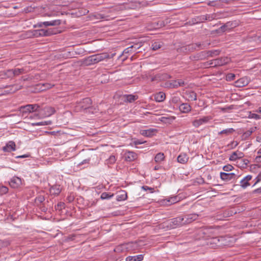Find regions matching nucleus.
I'll return each mask as SVG.
<instances>
[{
    "instance_id": "3",
    "label": "nucleus",
    "mask_w": 261,
    "mask_h": 261,
    "mask_svg": "<svg viewBox=\"0 0 261 261\" xmlns=\"http://www.w3.org/2000/svg\"><path fill=\"white\" fill-rule=\"evenodd\" d=\"M58 32V30L55 28H50L48 29H42L35 30L34 32V35L37 37L40 36H49L53 35L56 34Z\"/></svg>"
},
{
    "instance_id": "2",
    "label": "nucleus",
    "mask_w": 261,
    "mask_h": 261,
    "mask_svg": "<svg viewBox=\"0 0 261 261\" xmlns=\"http://www.w3.org/2000/svg\"><path fill=\"white\" fill-rule=\"evenodd\" d=\"M39 109V105L38 104L27 105L25 106H21L19 111L22 114V116H24L27 114L32 113L33 112H38Z\"/></svg>"
},
{
    "instance_id": "34",
    "label": "nucleus",
    "mask_w": 261,
    "mask_h": 261,
    "mask_svg": "<svg viewBox=\"0 0 261 261\" xmlns=\"http://www.w3.org/2000/svg\"><path fill=\"white\" fill-rule=\"evenodd\" d=\"M163 43L162 42L155 41L152 44L151 47L153 50H156L163 46Z\"/></svg>"
},
{
    "instance_id": "1",
    "label": "nucleus",
    "mask_w": 261,
    "mask_h": 261,
    "mask_svg": "<svg viewBox=\"0 0 261 261\" xmlns=\"http://www.w3.org/2000/svg\"><path fill=\"white\" fill-rule=\"evenodd\" d=\"M92 103V100L90 98H83L82 100L76 103L74 110L76 112H81L90 109Z\"/></svg>"
},
{
    "instance_id": "26",
    "label": "nucleus",
    "mask_w": 261,
    "mask_h": 261,
    "mask_svg": "<svg viewBox=\"0 0 261 261\" xmlns=\"http://www.w3.org/2000/svg\"><path fill=\"white\" fill-rule=\"evenodd\" d=\"M165 97V94L162 92H160L154 95V99L157 102L163 101Z\"/></svg>"
},
{
    "instance_id": "12",
    "label": "nucleus",
    "mask_w": 261,
    "mask_h": 261,
    "mask_svg": "<svg viewBox=\"0 0 261 261\" xmlns=\"http://www.w3.org/2000/svg\"><path fill=\"white\" fill-rule=\"evenodd\" d=\"M115 53H113L111 55H109L107 53H103L101 54H95V56L96 57L97 60L96 61H97V62L98 63L107 59L113 58L115 56Z\"/></svg>"
},
{
    "instance_id": "47",
    "label": "nucleus",
    "mask_w": 261,
    "mask_h": 261,
    "mask_svg": "<svg viewBox=\"0 0 261 261\" xmlns=\"http://www.w3.org/2000/svg\"><path fill=\"white\" fill-rule=\"evenodd\" d=\"M241 186L243 189H245L246 187L250 185V184L246 181L244 180L243 179L240 181Z\"/></svg>"
},
{
    "instance_id": "5",
    "label": "nucleus",
    "mask_w": 261,
    "mask_h": 261,
    "mask_svg": "<svg viewBox=\"0 0 261 261\" xmlns=\"http://www.w3.org/2000/svg\"><path fill=\"white\" fill-rule=\"evenodd\" d=\"M182 219L181 216L171 219L168 222L167 226L171 229L181 226L184 225V223H182Z\"/></svg>"
},
{
    "instance_id": "56",
    "label": "nucleus",
    "mask_w": 261,
    "mask_h": 261,
    "mask_svg": "<svg viewBox=\"0 0 261 261\" xmlns=\"http://www.w3.org/2000/svg\"><path fill=\"white\" fill-rule=\"evenodd\" d=\"M134 256L136 259V261H141L143 259V255L142 254H139Z\"/></svg>"
},
{
    "instance_id": "23",
    "label": "nucleus",
    "mask_w": 261,
    "mask_h": 261,
    "mask_svg": "<svg viewBox=\"0 0 261 261\" xmlns=\"http://www.w3.org/2000/svg\"><path fill=\"white\" fill-rule=\"evenodd\" d=\"M155 129H149L147 130H141L140 134L145 137H151L154 135V132H156Z\"/></svg>"
},
{
    "instance_id": "19",
    "label": "nucleus",
    "mask_w": 261,
    "mask_h": 261,
    "mask_svg": "<svg viewBox=\"0 0 261 261\" xmlns=\"http://www.w3.org/2000/svg\"><path fill=\"white\" fill-rule=\"evenodd\" d=\"M235 84L237 87H243L249 84V81L246 77H244L237 80Z\"/></svg>"
},
{
    "instance_id": "32",
    "label": "nucleus",
    "mask_w": 261,
    "mask_h": 261,
    "mask_svg": "<svg viewBox=\"0 0 261 261\" xmlns=\"http://www.w3.org/2000/svg\"><path fill=\"white\" fill-rule=\"evenodd\" d=\"M220 239H222L223 238L222 237L213 238L212 239H211V240L210 241L209 243L211 244H214L217 246H220V245H221V244H220L219 243L220 242Z\"/></svg>"
},
{
    "instance_id": "14",
    "label": "nucleus",
    "mask_w": 261,
    "mask_h": 261,
    "mask_svg": "<svg viewBox=\"0 0 261 261\" xmlns=\"http://www.w3.org/2000/svg\"><path fill=\"white\" fill-rule=\"evenodd\" d=\"M190 59L192 61H199L206 59L205 51H202L196 54L190 56Z\"/></svg>"
},
{
    "instance_id": "44",
    "label": "nucleus",
    "mask_w": 261,
    "mask_h": 261,
    "mask_svg": "<svg viewBox=\"0 0 261 261\" xmlns=\"http://www.w3.org/2000/svg\"><path fill=\"white\" fill-rule=\"evenodd\" d=\"M236 75L232 73H228L226 75V80L227 81H231L234 80Z\"/></svg>"
},
{
    "instance_id": "37",
    "label": "nucleus",
    "mask_w": 261,
    "mask_h": 261,
    "mask_svg": "<svg viewBox=\"0 0 261 261\" xmlns=\"http://www.w3.org/2000/svg\"><path fill=\"white\" fill-rule=\"evenodd\" d=\"M234 132V129L232 128H227L224 129L218 133L219 135L225 134V135H228L231 134Z\"/></svg>"
},
{
    "instance_id": "43",
    "label": "nucleus",
    "mask_w": 261,
    "mask_h": 261,
    "mask_svg": "<svg viewBox=\"0 0 261 261\" xmlns=\"http://www.w3.org/2000/svg\"><path fill=\"white\" fill-rule=\"evenodd\" d=\"M127 249H131L133 250L136 249L137 248V243L136 242H132L127 244Z\"/></svg>"
},
{
    "instance_id": "58",
    "label": "nucleus",
    "mask_w": 261,
    "mask_h": 261,
    "mask_svg": "<svg viewBox=\"0 0 261 261\" xmlns=\"http://www.w3.org/2000/svg\"><path fill=\"white\" fill-rule=\"evenodd\" d=\"M177 81H178L177 85H178V87H181V86H184L186 85L184 81H182V80H177Z\"/></svg>"
},
{
    "instance_id": "17",
    "label": "nucleus",
    "mask_w": 261,
    "mask_h": 261,
    "mask_svg": "<svg viewBox=\"0 0 261 261\" xmlns=\"http://www.w3.org/2000/svg\"><path fill=\"white\" fill-rule=\"evenodd\" d=\"M16 149V144L14 141H10L3 147V150L4 152H11L15 151Z\"/></svg>"
},
{
    "instance_id": "61",
    "label": "nucleus",
    "mask_w": 261,
    "mask_h": 261,
    "mask_svg": "<svg viewBox=\"0 0 261 261\" xmlns=\"http://www.w3.org/2000/svg\"><path fill=\"white\" fill-rule=\"evenodd\" d=\"M146 141H141V140H137L136 141H135L134 142V143L135 145H139V144H143L144 143H145Z\"/></svg>"
},
{
    "instance_id": "16",
    "label": "nucleus",
    "mask_w": 261,
    "mask_h": 261,
    "mask_svg": "<svg viewBox=\"0 0 261 261\" xmlns=\"http://www.w3.org/2000/svg\"><path fill=\"white\" fill-rule=\"evenodd\" d=\"M9 185L13 188H18L21 185V179L18 177L14 176L11 179Z\"/></svg>"
},
{
    "instance_id": "60",
    "label": "nucleus",
    "mask_w": 261,
    "mask_h": 261,
    "mask_svg": "<svg viewBox=\"0 0 261 261\" xmlns=\"http://www.w3.org/2000/svg\"><path fill=\"white\" fill-rule=\"evenodd\" d=\"M214 61H215L214 60H212L210 61L209 62H207L205 64L207 65L211 66V67H215L214 66Z\"/></svg>"
},
{
    "instance_id": "29",
    "label": "nucleus",
    "mask_w": 261,
    "mask_h": 261,
    "mask_svg": "<svg viewBox=\"0 0 261 261\" xmlns=\"http://www.w3.org/2000/svg\"><path fill=\"white\" fill-rule=\"evenodd\" d=\"M2 75L4 79H12L14 77L12 69L4 71Z\"/></svg>"
},
{
    "instance_id": "39",
    "label": "nucleus",
    "mask_w": 261,
    "mask_h": 261,
    "mask_svg": "<svg viewBox=\"0 0 261 261\" xmlns=\"http://www.w3.org/2000/svg\"><path fill=\"white\" fill-rule=\"evenodd\" d=\"M195 45H196V47L197 49H204L207 48V46L210 45V43L205 44L204 43H201L199 42L194 43Z\"/></svg>"
},
{
    "instance_id": "27",
    "label": "nucleus",
    "mask_w": 261,
    "mask_h": 261,
    "mask_svg": "<svg viewBox=\"0 0 261 261\" xmlns=\"http://www.w3.org/2000/svg\"><path fill=\"white\" fill-rule=\"evenodd\" d=\"M243 156V153L239 152L238 153L237 152H233L229 157V160L232 161H236L238 159H240Z\"/></svg>"
},
{
    "instance_id": "40",
    "label": "nucleus",
    "mask_w": 261,
    "mask_h": 261,
    "mask_svg": "<svg viewBox=\"0 0 261 261\" xmlns=\"http://www.w3.org/2000/svg\"><path fill=\"white\" fill-rule=\"evenodd\" d=\"M114 196L113 194L111 193L103 192L101 194L100 198L102 199H108L111 198Z\"/></svg>"
},
{
    "instance_id": "20",
    "label": "nucleus",
    "mask_w": 261,
    "mask_h": 261,
    "mask_svg": "<svg viewBox=\"0 0 261 261\" xmlns=\"http://www.w3.org/2000/svg\"><path fill=\"white\" fill-rule=\"evenodd\" d=\"M96 57L95 56V55L90 56L85 59L84 61V63L86 65H90L92 64H94L97 63V61H96Z\"/></svg>"
},
{
    "instance_id": "15",
    "label": "nucleus",
    "mask_w": 261,
    "mask_h": 261,
    "mask_svg": "<svg viewBox=\"0 0 261 261\" xmlns=\"http://www.w3.org/2000/svg\"><path fill=\"white\" fill-rule=\"evenodd\" d=\"M61 21L60 19H57L52 20L50 21H44V22H39L37 24V25L39 27H42L43 25H45V27L47 26H56L59 25L61 24Z\"/></svg>"
},
{
    "instance_id": "46",
    "label": "nucleus",
    "mask_w": 261,
    "mask_h": 261,
    "mask_svg": "<svg viewBox=\"0 0 261 261\" xmlns=\"http://www.w3.org/2000/svg\"><path fill=\"white\" fill-rule=\"evenodd\" d=\"M116 162V158L114 155H111L107 160L108 164H113Z\"/></svg>"
},
{
    "instance_id": "21",
    "label": "nucleus",
    "mask_w": 261,
    "mask_h": 261,
    "mask_svg": "<svg viewBox=\"0 0 261 261\" xmlns=\"http://www.w3.org/2000/svg\"><path fill=\"white\" fill-rule=\"evenodd\" d=\"M180 111L182 113H187L191 111V107L187 103H183L179 106Z\"/></svg>"
},
{
    "instance_id": "38",
    "label": "nucleus",
    "mask_w": 261,
    "mask_h": 261,
    "mask_svg": "<svg viewBox=\"0 0 261 261\" xmlns=\"http://www.w3.org/2000/svg\"><path fill=\"white\" fill-rule=\"evenodd\" d=\"M51 123V121H44L36 123H32V126H42V125H47Z\"/></svg>"
},
{
    "instance_id": "4",
    "label": "nucleus",
    "mask_w": 261,
    "mask_h": 261,
    "mask_svg": "<svg viewBox=\"0 0 261 261\" xmlns=\"http://www.w3.org/2000/svg\"><path fill=\"white\" fill-rule=\"evenodd\" d=\"M56 111L54 108L50 106H45L44 108H41L39 106L38 110L39 114L41 118L49 117L54 114Z\"/></svg>"
},
{
    "instance_id": "55",
    "label": "nucleus",
    "mask_w": 261,
    "mask_h": 261,
    "mask_svg": "<svg viewBox=\"0 0 261 261\" xmlns=\"http://www.w3.org/2000/svg\"><path fill=\"white\" fill-rule=\"evenodd\" d=\"M227 30H228V29H226V26L225 24H224V25H223L221 27H220L219 28V29L217 30V31H221L222 32H224L225 31H227Z\"/></svg>"
},
{
    "instance_id": "25",
    "label": "nucleus",
    "mask_w": 261,
    "mask_h": 261,
    "mask_svg": "<svg viewBox=\"0 0 261 261\" xmlns=\"http://www.w3.org/2000/svg\"><path fill=\"white\" fill-rule=\"evenodd\" d=\"M61 191L60 185H54L50 188V192L55 195H59Z\"/></svg>"
},
{
    "instance_id": "6",
    "label": "nucleus",
    "mask_w": 261,
    "mask_h": 261,
    "mask_svg": "<svg viewBox=\"0 0 261 261\" xmlns=\"http://www.w3.org/2000/svg\"><path fill=\"white\" fill-rule=\"evenodd\" d=\"M20 89H21V87H18L17 85L6 86L4 88H0V96L8 93H14Z\"/></svg>"
},
{
    "instance_id": "48",
    "label": "nucleus",
    "mask_w": 261,
    "mask_h": 261,
    "mask_svg": "<svg viewBox=\"0 0 261 261\" xmlns=\"http://www.w3.org/2000/svg\"><path fill=\"white\" fill-rule=\"evenodd\" d=\"M233 169V167L231 165H227L223 167V169L226 172L231 171Z\"/></svg>"
},
{
    "instance_id": "13",
    "label": "nucleus",
    "mask_w": 261,
    "mask_h": 261,
    "mask_svg": "<svg viewBox=\"0 0 261 261\" xmlns=\"http://www.w3.org/2000/svg\"><path fill=\"white\" fill-rule=\"evenodd\" d=\"M211 119V117L210 116H204L199 119H196L192 122V124L196 127H199L200 125L203 123L207 122Z\"/></svg>"
},
{
    "instance_id": "11",
    "label": "nucleus",
    "mask_w": 261,
    "mask_h": 261,
    "mask_svg": "<svg viewBox=\"0 0 261 261\" xmlns=\"http://www.w3.org/2000/svg\"><path fill=\"white\" fill-rule=\"evenodd\" d=\"M142 46V42H138L134 43L133 45L130 46L125 48L123 51V54H128L129 53H132L136 51L138 49H139Z\"/></svg>"
},
{
    "instance_id": "33",
    "label": "nucleus",
    "mask_w": 261,
    "mask_h": 261,
    "mask_svg": "<svg viewBox=\"0 0 261 261\" xmlns=\"http://www.w3.org/2000/svg\"><path fill=\"white\" fill-rule=\"evenodd\" d=\"M124 97H125L124 101L129 102H132L134 101L135 100H136L137 98V97L136 96H135L134 95H132V94L125 95Z\"/></svg>"
},
{
    "instance_id": "35",
    "label": "nucleus",
    "mask_w": 261,
    "mask_h": 261,
    "mask_svg": "<svg viewBox=\"0 0 261 261\" xmlns=\"http://www.w3.org/2000/svg\"><path fill=\"white\" fill-rule=\"evenodd\" d=\"M187 95L189 100L194 101L197 99L196 93L194 91H191L187 93Z\"/></svg>"
},
{
    "instance_id": "50",
    "label": "nucleus",
    "mask_w": 261,
    "mask_h": 261,
    "mask_svg": "<svg viewBox=\"0 0 261 261\" xmlns=\"http://www.w3.org/2000/svg\"><path fill=\"white\" fill-rule=\"evenodd\" d=\"M44 200H45L44 197L42 195H40V196H38L37 197H36V202L37 203L38 202L39 203H41L43 202Z\"/></svg>"
},
{
    "instance_id": "7",
    "label": "nucleus",
    "mask_w": 261,
    "mask_h": 261,
    "mask_svg": "<svg viewBox=\"0 0 261 261\" xmlns=\"http://www.w3.org/2000/svg\"><path fill=\"white\" fill-rule=\"evenodd\" d=\"M214 19V17L212 15L206 14L204 15H200L197 16L192 19V23L193 24L203 22L205 20L211 21Z\"/></svg>"
},
{
    "instance_id": "31",
    "label": "nucleus",
    "mask_w": 261,
    "mask_h": 261,
    "mask_svg": "<svg viewBox=\"0 0 261 261\" xmlns=\"http://www.w3.org/2000/svg\"><path fill=\"white\" fill-rule=\"evenodd\" d=\"M90 18H91V20L101 19H106V16L103 14L97 13L91 14L90 16Z\"/></svg>"
},
{
    "instance_id": "28",
    "label": "nucleus",
    "mask_w": 261,
    "mask_h": 261,
    "mask_svg": "<svg viewBox=\"0 0 261 261\" xmlns=\"http://www.w3.org/2000/svg\"><path fill=\"white\" fill-rule=\"evenodd\" d=\"M189 158L186 154H180L177 157L178 162L181 164H185L188 161Z\"/></svg>"
},
{
    "instance_id": "30",
    "label": "nucleus",
    "mask_w": 261,
    "mask_h": 261,
    "mask_svg": "<svg viewBox=\"0 0 261 261\" xmlns=\"http://www.w3.org/2000/svg\"><path fill=\"white\" fill-rule=\"evenodd\" d=\"M12 70L13 72V77L25 73V71L23 68H15L12 69Z\"/></svg>"
},
{
    "instance_id": "62",
    "label": "nucleus",
    "mask_w": 261,
    "mask_h": 261,
    "mask_svg": "<svg viewBox=\"0 0 261 261\" xmlns=\"http://www.w3.org/2000/svg\"><path fill=\"white\" fill-rule=\"evenodd\" d=\"M38 114H39V112H36V113L34 114L33 115H30V118H33L37 117V118H41L40 116V115H38Z\"/></svg>"
},
{
    "instance_id": "52",
    "label": "nucleus",
    "mask_w": 261,
    "mask_h": 261,
    "mask_svg": "<svg viewBox=\"0 0 261 261\" xmlns=\"http://www.w3.org/2000/svg\"><path fill=\"white\" fill-rule=\"evenodd\" d=\"M8 192V188L5 186L0 187V193L2 194H6Z\"/></svg>"
},
{
    "instance_id": "10",
    "label": "nucleus",
    "mask_w": 261,
    "mask_h": 261,
    "mask_svg": "<svg viewBox=\"0 0 261 261\" xmlns=\"http://www.w3.org/2000/svg\"><path fill=\"white\" fill-rule=\"evenodd\" d=\"M214 66H221L226 65L230 62V59L227 57H221L214 59Z\"/></svg>"
},
{
    "instance_id": "18",
    "label": "nucleus",
    "mask_w": 261,
    "mask_h": 261,
    "mask_svg": "<svg viewBox=\"0 0 261 261\" xmlns=\"http://www.w3.org/2000/svg\"><path fill=\"white\" fill-rule=\"evenodd\" d=\"M124 157L126 161L132 162L137 158V154L133 151H129L125 153Z\"/></svg>"
},
{
    "instance_id": "59",
    "label": "nucleus",
    "mask_w": 261,
    "mask_h": 261,
    "mask_svg": "<svg viewBox=\"0 0 261 261\" xmlns=\"http://www.w3.org/2000/svg\"><path fill=\"white\" fill-rule=\"evenodd\" d=\"M252 179V176L250 175H248L246 176L245 177L243 178V180L245 181H247L249 182V181H250Z\"/></svg>"
},
{
    "instance_id": "51",
    "label": "nucleus",
    "mask_w": 261,
    "mask_h": 261,
    "mask_svg": "<svg viewBox=\"0 0 261 261\" xmlns=\"http://www.w3.org/2000/svg\"><path fill=\"white\" fill-rule=\"evenodd\" d=\"M177 83V80L173 81L170 83V87L171 88H177L178 87Z\"/></svg>"
},
{
    "instance_id": "57",
    "label": "nucleus",
    "mask_w": 261,
    "mask_h": 261,
    "mask_svg": "<svg viewBox=\"0 0 261 261\" xmlns=\"http://www.w3.org/2000/svg\"><path fill=\"white\" fill-rule=\"evenodd\" d=\"M170 204L175 203L177 202V198L176 197H172L168 200Z\"/></svg>"
},
{
    "instance_id": "45",
    "label": "nucleus",
    "mask_w": 261,
    "mask_h": 261,
    "mask_svg": "<svg viewBox=\"0 0 261 261\" xmlns=\"http://www.w3.org/2000/svg\"><path fill=\"white\" fill-rule=\"evenodd\" d=\"M248 118L255 119L256 120H258V119H261V117L259 115H258L257 114H255V113H252L251 112H250V114L248 116Z\"/></svg>"
},
{
    "instance_id": "22",
    "label": "nucleus",
    "mask_w": 261,
    "mask_h": 261,
    "mask_svg": "<svg viewBox=\"0 0 261 261\" xmlns=\"http://www.w3.org/2000/svg\"><path fill=\"white\" fill-rule=\"evenodd\" d=\"M127 195L125 191L122 190L119 191L117 195L116 199L118 201H123L127 199Z\"/></svg>"
},
{
    "instance_id": "63",
    "label": "nucleus",
    "mask_w": 261,
    "mask_h": 261,
    "mask_svg": "<svg viewBox=\"0 0 261 261\" xmlns=\"http://www.w3.org/2000/svg\"><path fill=\"white\" fill-rule=\"evenodd\" d=\"M125 261H136L135 256H128L126 258Z\"/></svg>"
},
{
    "instance_id": "54",
    "label": "nucleus",
    "mask_w": 261,
    "mask_h": 261,
    "mask_svg": "<svg viewBox=\"0 0 261 261\" xmlns=\"http://www.w3.org/2000/svg\"><path fill=\"white\" fill-rule=\"evenodd\" d=\"M125 246L124 245H121L117 246L115 249L114 251L115 252H119L122 251L124 248Z\"/></svg>"
},
{
    "instance_id": "42",
    "label": "nucleus",
    "mask_w": 261,
    "mask_h": 261,
    "mask_svg": "<svg viewBox=\"0 0 261 261\" xmlns=\"http://www.w3.org/2000/svg\"><path fill=\"white\" fill-rule=\"evenodd\" d=\"M225 25L226 26V29H228V30H230L231 29L234 28L236 26V23L233 22L229 21L225 23Z\"/></svg>"
},
{
    "instance_id": "9",
    "label": "nucleus",
    "mask_w": 261,
    "mask_h": 261,
    "mask_svg": "<svg viewBox=\"0 0 261 261\" xmlns=\"http://www.w3.org/2000/svg\"><path fill=\"white\" fill-rule=\"evenodd\" d=\"M239 177V176L236 175L234 173H225V172H221L220 173V178L222 180L225 181H228L231 180H236Z\"/></svg>"
},
{
    "instance_id": "8",
    "label": "nucleus",
    "mask_w": 261,
    "mask_h": 261,
    "mask_svg": "<svg viewBox=\"0 0 261 261\" xmlns=\"http://www.w3.org/2000/svg\"><path fill=\"white\" fill-rule=\"evenodd\" d=\"M181 217L183 220L182 223L184 225L192 223L193 221L197 219L198 217V215L196 214H190L188 215H185L181 216Z\"/></svg>"
},
{
    "instance_id": "36",
    "label": "nucleus",
    "mask_w": 261,
    "mask_h": 261,
    "mask_svg": "<svg viewBox=\"0 0 261 261\" xmlns=\"http://www.w3.org/2000/svg\"><path fill=\"white\" fill-rule=\"evenodd\" d=\"M165 158V156L163 153H158L154 158V161L156 163H160L163 161Z\"/></svg>"
},
{
    "instance_id": "49",
    "label": "nucleus",
    "mask_w": 261,
    "mask_h": 261,
    "mask_svg": "<svg viewBox=\"0 0 261 261\" xmlns=\"http://www.w3.org/2000/svg\"><path fill=\"white\" fill-rule=\"evenodd\" d=\"M251 134L250 133V132L249 131L247 130L243 133V134L242 136V137L243 139L246 140L248 138V137L250 136H251Z\"/></svg>"
},
{
    "instance_id": "41",
    "label": "nucleus",
    "mask_w": 261,
    "mask_h": 261,
    "mask_svg": "<svg viewBox=\"0 0 261 261\" xmlns=\"http://www.w3.org/2000/svg\"><path fill=\"white\" fill-rule=\"evenodd\" d=\"M187 48L189 52H193L195 50H197L196 47V45H195L194 43L190 44L187 45Z\"/></svg>"
},
{
    "instance_id": "24",
    "label": "nucleus",
    "mask_w": 261,
    "mask_h": 261,
    "mask_svg": "<svg viewBox=\"0 0 261 261\" xmlns=\"http://www.w3.org/2000/svg\"><path fill=\"white\" fill-rule=\"evenodd\" d=\"M220 52L221 51L219 50H211L205 51L206 59L209 57H214L215 56H218L220 54Z\"/></svg>"
},
{
    "instance_id": "53",
    "label": "nucleus",
    "mask_w": 261,
    "mask_h": 261,
    "mask_svg": "<svg viewBox=\"0 0 261 261\" xmlns=\"http://www.w3.org/2000/svg\"><path fill=\"white\" fill-rule=\"evenodd\" d=\"M142 189H143L145 191L149 190L150 193H152L154 192V188L149 187L147 186H143L142 187Z\"/></svg>"
},
{
    "instance_id": "64",
    "label": "nucleus",
    "mask_w": 261,
    "mask_h": 261,
    "mask_svg": "<svg viewBox=\"0 0 261 261\" xmlns=\"http://www.w3.org/2000/svg\"><path fill=\"white\" fill-rule=\"evenodd\" d=\"M253 194H261V187L259 188H257L252 191Z\"/></svg>"
}]
</instances>
